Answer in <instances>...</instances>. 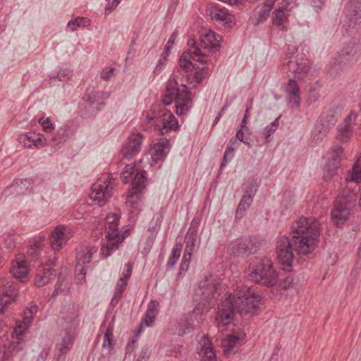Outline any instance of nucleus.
Masks as SVG:
<instances>
[{"mask_svg": "<svg viewBox=\"0 0 361 361\" xmlns=\"http://www.w3.org/2000/svg\"><path fill=\"white\" fill-rule=\"evenodd\" d=\"M221 42L220 35L207 29L200 32L198 40L194 38L188 39L189 51L182 54L179 59V66L185 71L186 80L192 87H197L208 75L207 67H196L193 61L207 63L209 54L220 49Z\"/></svg>", "mask_w": 361, "mask_h": 361, "instance_id": "f257e3e1", "label": "nucleus"}, {"mask_svg": "<svg viewBox=\"0 0 361 361\" xmlns=\"http://www.w3.org/2000/svg\"><path fill=\"white\" fill-rule=\"evenodd\" d=\"M219 275L209 274L201 280L195 290L193 301L195 307L192 311L183 314L178 322L177 332L180 336L188 334L200 326L204 320V313L212 307L221 295Z\"/></svg>", "mask_w": 361, "mask_h": 361, "instance_id": "f03ea898", "label": "nucleus"}, {"mask_svg": "<svg viewBox=\"0 0 361 361\" xmlns=\"http://www.w3.org/2000/svg\"><path fill=\"white\" fill-rule=\"evenodd\" d=\"M262 300L257 290L247 286H238L235 293H226L219 305L215 321L219 329L229 325L233 319L235 311L240 314H254Z\"/></svg>", "mask_w": 361, "mask_h": 361, "instance_id": "7ed1b4c3", "label": "nucleus"}, {"mask_svg": "<svg viewBox=\"0 0 361 361\" xmlns=\"http://www.w3.org/2000/svg\"><path fill=\"white\" fill-rule=\"evenodd\" d=\"M295 250L307 255L317 247L319 237V223L314 217H300L291 225Z\"/></svg>", "mask_w": 361, "mask_h": 361, "instance_id": "20e7f679", "label": "nucleus"}, {"mask_svg": "<svg viewBox=\"0 0 361 361\" xmlns=\"http://www.w3.org/2000/svg\"><path fill=\"white\" fill-rule=\"evenodd\" d=\"M245 274L249 281L268 287L276 286L279 281V274L272 261L267 257L250 259Z\"/></svg>", "mask_w": 361, "mask_h": 361, "instance_id": "39448f33", "label": "nucleus"}, {"mask_svg": "<svg viewBox=\"0 0 361 361\" xmlns=\"http://www.w3.org/2000/svg\"><path fill=\"white\" fill-rule=\"evenodd\" d=\"M179 75L178 71L174 73L169 80L163 102L165 105L174 102L176 114L178 116H183L192 107V100L188 87L183 83L179 85L178 81Z\"/></svg>", "mask_w": 361, "mask_h": 361, "instance_id": "423d86ee", "label": "nucleus"}, {"mask_svg": "<svg viewBox=\"0 0 361 361\" xmlns=\"http://www.w3.org/2000/svg\"><path fill=\"white\" fill-rule=\"evenodd\" d=\"M44 242V237L39 236L34 239L27 250V255L19 254L16 257L11 267V273L13 276L21 282H25L28 279L30 271L28 259L37 261L38 256L42 253L45 254L42 245Z\"/></svg>", "mask_w": 361, "mask_h": 361, "instance_id": "0eeeda50", "label": "nucleus"}, {"mask_svg": "<svg viewBox=\"0 0 361 361\" xmlns=\"http://www.w3.org/2000/svg\"><path fill=\"white\" fill-rule=\"evenodd\" d=\"M145 120L149 126H154L156 130L161 135H165L170 131H176L179 128L178 122L175 116L165 109H161L159 105H154L145 114Z\"/></svg>", "mask_w": 361, "mask_h": 361, "instance_id": "6e6552de", "label": "nucleus"}, {"mask_svg": "<svg viewBox=\"0 0 361 361\" xmlns=\"http://www.w3.org/2000/svg\"><path fill=\"white\" fill-rule=\"evenodd\" d=\"M355 193L350 185L341 186L331 212V220L336 226L343 224L349 219L353 207L352 202L355 200Z\"/></svg>", "mask_w": 361, "mask_h": 361, "instance_id": "1a4fd4ad", "label": "nucleus"}, {"mask_svg": "<svg viewBox=\"0 0 361 361\" xmlns=\"http://www.w3.org/2000/svg\"><path fill=\"white\" fill-rule=\"evenodd\" d=\"M119 219V215L116 212L109 213L106 216L104 226L106 242L102 245L101 249V253L105 257H109L111 251L116 250L119 244L128 235V230L123 233L118 231Z\"/></svg>", "mask_w": 361, "mask_h": 361, "instance_id": "9d476101", "label": "nucleus"}, {"mask_svg": "<svg viewBox=\"0 0 361 361\" xmlns=\"http://www.w3.org/2000/svg\"><path fill=\"white\" fill-rule=\"evenodd\" d=\"M37 305L34 303L30 304L25 311L23 320L18 321L16 322L11 335L12 339L10 346L6 351L4 350V352H0V358H2V361H10L11 348L18 351L22 350V347L20 346V345L23 340L25 332L32 323V318L37 312Z\"/></svg>", "mask_w": 361, "mask_h": 361, "instance_id": "9b49d317", "label": "nucleus"}, {"mask_svg": "<svg viewBox=\"0 0 361 361\" xmlns=\"http://www.w3.org/2000/svg\"><path fill=\"white\" fill-rule=\"evenodd\" d=\"M121 178L124 183H132L133 188L128 193L127 203L132 206L136 205L140 200L139 192L145 187V172L133 164H128L123 169Z\"/></svg>", "mask_w": 361, "mask_h": 361, "instance_id": "f8f14e48", "label": "nucleus"}, {"mask_svg": "<svg viewBox=\"0 0 361 361\" xmlns=\"http://www.w3.org/2000/svg\"><path fill=\"white\" fill-rule=\"evenodd\" d=\"M79 324V320L75 314H71L61 322L63 331L59 335L56 344L59 355L66 354L73 343L75 330Z\"/></svg>", "mask_w": 361, "mask_h": 361, "instance_id": "ddd939ff", "label": "nucleus"}, {"mask_svg": "<svg viewBox=\"0 0 361 361\" xmlns=\"http://www.w3.org/2000/svg\"><path fill=\"white\" fill-rule=\"evenodd\" d=\"M114 183L108 174L100 177L92 186L90 199L99 206H104L113 195Z\"/></svg>", "mask_w": 361, "mask_h": 361, "instance_id": "4468645a", "label": "nucleus"}, {"mask_svg": "<svg viewBox=\"0 0 361 361\" xmlns=\"http://www.w3.org/2000/svg\"><path fill=\"white\" fill-rule=\"evenodd\" d=\"M349 185L353 188V191L355 193L352 204L353 207L357 205L361 210V154L357 158L352 169L346 173L345 180L341 183L343 187Z\"/></svg>", "mask_w": 361, "mask_h": 361, "instance_id": "2eb2a0df", "label": "nucleus"}, {"mask_svg": "<svg viewBox=\"0 0 361 361\" xmlns=\"http://www.w3.org/2000/svg\"><path fill=\"white\" fill-rule=\"evenodd\" d=\"M297 51L295 47L288 48V51L286 55L287 67L288 72L293 74V77L298 80H305L309 75V61L303 57L294 56V53Z\"/></svg>", "mask_w": 361, "mask_h": 361, "instance_id": "dca6fc26", "label": "nucleus"}, {"mask_svg": "<svg viewBox=\"0 0 361 361\" xmlns=\"http://www.w3.org/2000/svg\"><path fill=\"white\" fill-rule=\"evenodd\" d=\"M344 158L343 148L342 146L336 145L331 147L327 152L324 159L326 161L324 168V179L330 181L337 173L340 167L341 161Z\"/></svg>", "mask_w": 361, "mask_h": 361, "instance_id": "f3484780", "label": "nucleus"}, {"mask_svg": "<svg viewBox=\"0 0 361 361\" xmlns=\"http://www.w3.org/2000/svg\"><path fill=\"white\" fill-rule=\"evenodd\" d=\"M73 235L71 228L65 225H59L50 233L49 241L51 249L54 251H59Z\"/></svg>", "mask_w": 361, "mask_h": 361, "instance_id": "a211bd4d", "label": "nucleus"}, {"mask_svg": "<svg viewBox=\"0 0 361 361\" xmlns=\"http://www.w3.org/2000/svg\"><path fill=\"white\" fill-rule=\"evenodd\" d=\"M207 12L212 20L226 27L231 28L235 24V16L224 6L211 4L207 6Z\"/></svg>", "mask_w": 361, "mask_h": 361, "instance_id": "6ab92c4d", "label": "nucleus"}, {"mask_svg": "<svg viewBox=\"0 0 361 361\" xmlns=\"http://www.w3.org/2000/svg\"><path fill=\"white\" fill-rule=\"evenodd\" d=\"M39 265L36 271L35 278V284L38 287H42L48 283L54 277V274L51 266L54 264V261L49 259L46 256H42V253L38 256Z\"/></svg>", "mask_w": 361, "mask_h": 361, "instance_id": "aec40b11", "label": "nucleus"}, {"mask_svg": "<svg viewBox=\"0 0 361 361\" xmlns=\"http://www.w3.org/2000/svg\"><path fill=\"white\" fill-rule=\"evenodd\" d=\"M276 254L279 262L284 265H291L293 259V248L290 239L283 235L277 238Z\"/></svg>", "mask_w": 361, "mask_h": 361, "instance_id": "412c9836", "label": "nucleus"}, {"mask_svg": "<svg viewBox=\"0 0 361 361\" xmlns=\"http://www.w3.org/2000/svg\"><path fill=\"white\" fill-rule=\"evenodd\" d=\"M169 150V141L166 138H161L158 142L152 143L147 153V155L150 157V166H153L159 161H162Z\"/></svg>", "mask_w": 361, "mask_h": 361, "instance_id": "4be33fe9", "label": "nucleus"}, {"mask_svg": "<svg viewBox=\"0 0 361 361\" xmlns=\"http://www.w3.org/2000/svg\"><path fill=\"white\" fill-rule=\"evenodd\" d=\"M17 289L6 278L0 279V313L13 302L17 295Z\"/></svg>", "mask_w": 361, "mask_h": 361, "instance_id": "5701e85b", "label": "nucleus"}, {"mask_svg": "<svg viewBox=\"0 0 361 361\" xmlns=\"http://www.w3.org/2000/svg\"><path fill=\"white\" fill-rule=\"evenodd\" d=\"M142 142L143 136L141 133H133L123 143L121 150V154L127 159L133 158L140 152Z\"/></svg>", "mask_w": 361, "mask_h": 361, "instance_id": "b1692460", "label": "nucleus"}, {"mask_svg": "<svg viewBox=\"0 0 361 361\" xmlns=\"http://www.w3.org/2000/svg\"><path fill=\"white\" fill-rule=\"evenodd\" d=\"M197 353L200 356V361H217L212 344L206 336H202L198 341Z\"/></svg>", "mask_w": 361, "mask_h": 361, "instance_id": "393cba45", "label": "nucleus"}, {"mask_svg": "<svg viewBox=\"0 0 361 361\" xmlns=\"http://www.w3.org/2000/svg\"><path fill=\"white\" fill-rule=\"evenodd\" d=\"M87 97L90 106L89 114L93 115L104 105V100L109 97V94L104 92H92L87 94Z\"/></svg>", "mask_w": 361, "mask_h": 361, "instance_id": "a878e982", "label": "nucleus"}, {"mask_svg": "<svg viewBox=\"0 0 361 361\" xmlns=\"http://www.w3.org/2000/svg\"><path fill=\"white\" fill-rule=\"evenodd\" d=\"M286 97L293 107L298 109L301 103L300 91L298 82L293 80L290 79L286 87Z\"/></svg>", "mask_w": 361, "mask_h": 361, "instance_id": "bb28decb", "label": "nucleus"}, {"mask_svg": "<svg viewBox=\"0 0 361 361\" xmlns=\"http://www.w3.org/2000/svg\"><path fill=\"white\" fill-rule=\"evenodd\" d=\"M159 302L155 300L151 301L147 306V310L142 323L140 324L137 334H140L145 327L154 325L155 318L159 312Z\"/></svg>", "mask_w": 361, "mask_h": 361, "instance_id": "cd10ccee", "label": "nucleus"}, {"mask_svg": "<svg viewBox=\"0 0 361 361\" xmlns=\"http://www.w3.org/2000/svg\"><path fill=\"white\" fill-rule=\"evenodd\" d=\"M274 3L275 0H266L263 6L256 11L255 16L252 18V23L255 25H257L267 19Z\"/></svg>", "mask_w": 361, "mask_h": 361, "instance_id": "c85d7f7f", "label": "nucleus"}, {"mask_svg": "<svg viewBox=\"0 0 361 361\" xmlns=\"http://www.w3.org/2000/svg\"><path fill=\"white\" fill-rule=\"evenodd\" d=\"M132 266L130 264H127L125 266V269L123 270L122 273V276L118 280L116 289L113 298V301L116 300H118L120 297L121 296V294L124 291L128 279H130V276L132 273Z\"/></svg>", "mask_w": 361, "mask_h": 361, "instance_id": "c756f323", "label": "nucleus"}, {"mask_svg": "<svg viewBox=\"0 0 361 361\" xmlns=\"http://www.w3.org/2000/svg\"><path fill=\"white\" fill-rule=\"evenodd\" d=\"M97 248L94 246H86L80 248L77 254V265L76 268L80 269V267H84L85 264L89 263L92 256L97 252Z\"/></svg>", "mask_w": 361, "mask_h": 361, "instance_id": "7c9ffc66", "label": "nucleus"}, {"mask_svg": "<svg viewBox=\"0 0 361 361\" xmlns=\"http://www.w3.org/2000/svg\"><path fill=\"white\" fill-rule=\"evenodd\" d=\"M239 338L229 334L221 341V347L223 348L224 354L229 356L231 354L236 353L238 350Z\"/></svg>", "mask_w": 361, "mask_h": 361, "instance_id": "2f4dec72", "label": "nucleus"}, {"mask_svg": "<svg viewBox=\"0 0 361 361\" xmlns=\"http://www.w3.org/2000/svg\"><path fill=\"white\" fill-rule=\"evenodd\" d=\"M289 11L290 8H288V2L279 6L274 13V16L272 18L273 24L278 27H283L288 19V16H289Z\"/></svg>", "mask_w": 361, "mask_h": 361, "instance_id": "473e14b6", "label": "nucleus"}, {"mask_svg": "<svg viewBox=\"0 0 361 361\" xmlns=\"http://www.w3.org/2000/svg\"><path fill=\"white\" fill-rule=\"evenodd\" d=\"M30 185V180L27 179H16L9 187L6 188V193H23L27 190Z\"/></svg>", "mask_w": 361, "mask_h": 361, "instance_id": "72a5a7b5", "label": "nucleus"}, {"mask_svg": "<svg viewBox=\"0 0 361 361\" xmlns=\"http://www.w3.org/2000/svg\"><path fill=\"white\" fill-rule=\"evenodd\" d=\"M25 140L31 142L33 145L36 147H42L47 145V141L46 137L41 133H27L24 136V145L28 147L31 148V145H27L25 142Z\"/></svg>", "mask_w": 361, "mask_h": 361, "instance_id": "f704fd0d", "label": "nucleus"}, {"mask_svg": "<svg viewBox=\"0 0 361 361\" xmlns=\"http://www.w3.org/2000/svg\"><path fill=\"white\" fill-rule=\"evenodd\" d=\"M253 198L254 197H251L250 195H243L235 212L237 218H242L244 216L245 212H247L250 208L253 201Z\"/></svg>", "mask_w": 361, "mask_h": 361, "instance_id": "c9c22d12", "label": "nucleus"}, {"mask_svg": "<svg viewBox=\"0 0 361 361\" xmlns=\"http://www.w3.org/2000/svg\"><path fill=\"white\" fill-rule=\"evenodd\" d=\"M330 128L326 123L321 122V119L319 118L312 131L314 138L317 140H322L327 135Z\"/></svg>", "mask_w": 361, "mask_h": 361, "instance_id": "e433bc0d", "label": "nucleus"}, {"mask_svg": "<svg viewBox=\"0 0 361 361\" xmlns=\"http://www.w3.org/2000/svg\"><path fill=\"white\" fill-rule=\"evenodd\" d=\"M91 24L90 20L84 17H78L70 20L67 24V27L71 31H75L78 27H86L90 26Z\"/></svg>", "mask_w": 361, "mask_h": 361, "instance_id": "4c0bfd02", "label": "nucleus"}, {"mask_svg": "<svg viewBox=\"0 0 361 361\" xmlns=\"http://www.w3.org/2000/svg\"><path fill=\"white\" fill-rule=\"evenodd\" d=\"M102 347L106 354L110 353L114 347V335L111 329L108 328L104 334Z\"/></svg>", "mask_w": 361, "mask_h": 361, "instance_id": "58836bf2", "label": "nucleus"}, {"mask_svg": "<svg viewBox=\"0 0 361 361\" xmlns=\"http://www.w3.org/2000/svg\"><path fill=\"white\" fill-rule=\"evenodd\" d=\"M250 109H251V106H250L249 107H247V109L245 110V114L244 118H243L241 124H240V128L238 130V132L236 133L235 138L240 142L243 139L246 138L245 134L247 133V132H248V128L247 127L246 125H247V120L249 117V111Z\"/></svg>", "mask_w": 361, "mask_h": 361, "instance_id": "ea45409f", "label": "nucleus"}, {"mask_svg": "<svg viewBox=\"0 0 361 361\" xmlns=\"http://www.w3.org/2000/svg\"><path fill=\"white\" fill-rule=\"evenodd\" d=\"M247 246L240 240L235 241L229 245L231 253L235 256H243L246 253Z\"/></svg>", "mask_w": 361, "mask_h": 361, "instance_id": "a19ab883", "label": "nucleus"}, {"mask_svg": "<svg viewBox=\"0 0 361 361\" xmlns=\"http://www.w3.org/2000/svg\"><path fill=\"white\" fill-rule=\"evenodd\" d=\"M352 126L341 125L338 128V139L343 142H347L352 135Z\"/></svg>", "mask_w": 361, "mask_h": 361, "instance_id": "79ce46f5", "label": "nucleus"}, {"mask_svg": "<svg viewBox=\"0 0 361 361\" xmlns=\"http://www.w3.org/2000/svg\"><path fill=\"white\" fill-rule=\"evenodd\" d=\"M347 9L350 16L357 17L361 15V0H353L348 5Z\"/></svg>", "mask_w": 361, "mask_h": 361, "instance_id": "37998d69", "label": "nucleus"}, {"mask_svg": "<svg viewBox=\"0 0 361 361\" xmlns=\"http://www.w3.org/2000/svg\"><path fill=\"white\" fill-rule=\"evenodd\" d=\"M238 145V140L235 137L232 138L227 147V149L224 153V161H227L228 159H231L233 157V151L237 148Z\"/></svg>", "mask_w": 361, "mask_h": 361, "instance_id": "c03bdc74", "label": "nucleus"}, {"mask_svg": "<svg viewBox=\"0 0 361 361\" xmlns=\"http://www.w3.org/2000/svg\"><path fill=\"white\" fill-rule=\"evenodd\" d=\"M319 97V88L317 85H311L306 94V100L309 104L315 102Z\"/></svg>", "mask_w": 361, "mask_h": 361, "instance_id": "a18cd8bd", "label": "nucleus"}, {"mask_svg": "<svg viewBox=\"0 0 361 361\" xmlns=\"http://www.w3.org/2000/svg\"><path fill=\"white\" fill-rule=\"evenodd\" d=\"M319 118L321 119V122H324L330 128H331L336 122V116L334 113L328 111H324L319 116Z\"/></svg>", "mask_w": 361, "mask_h": 361, "instance_id": "49530a36", "label": "nucleus"}, {"mask_svg": "<svg viewBox=\"0 0 361 361\" xmlns=\"http://www.w3.org/2000/svg\"><path fill=\"white\" fill-rule=\"evenodd\" d=\"M169 54L164 52L161 53L159 59L154 69V73L156 75H159L166 66L168 62Z\"/></svg>", "mask_w": 361, "mask_h": 361, "instance_id": "de8ad7c7", "label": "nucleus"}, {"mask_svg": "<svg viewBox=\"0 0 361 361\" xmlns=\"http://www.w3.org/2000/svg\"><path fill=\"white\" fill-rule=\"evenodd\" d=\"M182 251V245H176L173 250L171 255L168 260V265L170 267H173L176 264L177 260L178 259L180 253Z\"/></svg>", "mask_w": 361, "mask_h": 361, "instance_id": "09e8293b", "label": "nucleus"}, {"mask_svg": "<svg viewBox=\"0 0 361 361\" xmlns=\"http://www.w3.org/2000/svg\"><path fill=\"white\" fill-rule=\"evenodd\" d=\"M259 187L257 179H253L245 185L243 194L250 195L254 197Z\"/></svg>", "mask_w": 361, "mask_h": 361, "instance_id": "8fccbe9b", "label": "nucleus"}, {"mask_svg": "<svg viewBox=\"0 0 361 361\" xmlns=\"http://www.w3.org/2000/svg\"><path fill=\"white\" fill-rule=\"evenodd\" d=\"M277 128H278V123H277V121H275L271 123L270 124H269L268 126H267L263 129L262 135H263L264 137L265 138V140H267V142H269V137L276 132Z\"/></svg>", "mask_w": 361, "mask_h": 361, "instance_id": "3c124183", "label": "nucleus"}, {"mask_svg": "<svg viewBox=\"0 0 361 361\" xmlns=\"http://www.w3.org/2000/svg\"><path fill=\"white\" fill-rule=\"evenodd\" d=\"M196 243V237L194 234L189 235L186 238L185 242V248L184 253H188L192 255V252L194 251L195 246Z\"/></svg>", "mask_w": 361, "mask_h": 361, "instance_id": "603ef678", "label": "nucleus"}, {"mask_svg": "<svg viewBox=\"0 0 361 361\" xmlns=\"http://www.w3.org/2000/svg\"><path fill=\"white\" fill-rule=\"evenodd\" d=\"M39 123L42 126L43 130L46 133H51L55 129V126L49 118H40L39 119Z\"/></svg>", "mask_w": 361, "mask_h": 361, "instance_id": "864d4df0", "label": "nucleus"}, {"mask_svg": "<svg viewBox=\"0 0 361 361\" xmlns=\"http://www.w3.org/2000/svg\"><path fill=\"white\" fill-rule=\"evenodd\" d=\"M53 78L62 82H66L72 78V72L68 69H61L56 75H53Z\"/></svg>", "mask_w": 361, "mask_h": 361, "instance_id": "5fc2aeb1", "label": "nucleus"}, {"mask_svg": "<svg viewBox=\"0 0 361 361\" xmlns=\"http://www.w3.org/2000/svg\"><path fill=\"white\" fill-rule=\"evenodd\" d=\"M177 36H178L177 32H173L171 34V35L169 37V38L165 45V47L163 51L164 53L167 54L169 55L170 54L171 50L173 47V45L175 43Z\"/></svg>", "mask_w": 361, "mask_h": 361, "instance_id": "6e6d98bb", "label": "nucleus"}, {"mask_svg": "<svg viewBox=\"0 0 361 361\" xmlns=\"http://www.w3.org/2000/svg\"><path fill=\"white\" fill-rule=\"evenodd\" d=\"M191 255L188 253H184L182 259V262L180 266V274H181L183 272H185L188 270L189 267V263L191 259Z\"/></svg>", "mask_w": 361, "mask_h": 361, "instance_id": "4d7b16f0", "label": "nucleus"}, {"mask_svg": "<svg viewBox=\"0 0 361 361\" xmlns=\"http://www.w3.org/2000/svg\"><path fill=\"white\" fill-rule=\"evenodd\" d=\"M149 350L147 348H142V350L135 356L134 361H147Z\"/></svg>", "mask_w": 361, "mask_h": 361, "instance_id": "13d9d810", "label": "nucleus"}, {"mask_svg": "<svg viewBox=\"0 0 361 361\" xmlns=\"http://www.w3.org/2000/svg\"><path fill=\"white\" fill-rule=\"evenodd\" d=\"M123 0H107L105 7V14L109 15Z\"/></svg>", "mask_w": 361, "mask_h": 361, "instance_id": "bf43d9fd", "label": "nucleus"}, {"mask_svg": "<svg viewBox=\"0 0 361 361\" xmlns=\"http://www.w3.org/2000/svg\"><path fill=\"white\" fill-rule=\"evenodd\" d=\"M357 117V114L355 111H351L350 112V114L345 118L344 123L343 125L352 126V124L355 121Z\"/></svg>", "mask_w": 361, "mask_h": 361, "instance_id": "052dcab7", "label": "nucleus"}, {"mask_svg": "<svg viewBox=\"0 0 361 361\" xmlns=\"http://www.w3.org/2000/svg\"><path fill=\"white\" fill-rule=\"evenodd\" d=\"M86 267H80L79 269H78L76 268V271H78V274L76 275V280L78 281H82L85 278V275H86Z\"/></svg>", "mask_w": 361, "mask_h": 361, "instance_id": "680f3d73", "label": "nucleus"}, {"mask_svg": "<svg viewBox=\"0 0 361 361\" xmlns=\"http://www.w3.org/2000/svg\"><path fill=\"white\" fill-rule=\"evenodd\" d=\"M113 74H114V68H106V70L103 71V72L102 73V78L105 80H108L109 78H110V77Z\"/></svg>", "mask_w": 361, "mask_h": 361, "instance_id": "e2e57ef3", "label": "nucleus"}, {"mask_svg": "<svg viewBox=\"0 0 361 361\" xmlns=\"http://www.w3.org/2000/svg\"><path fill=\"white\" fill-rule=\"evenodd\" d=\"M348 56H353L357 51V47L352 46L350 49L348 48L344 51Z\"/></svg>", "mask_w": 361, "mask_h": 361, "instance_id": "0e129e2a", "label": "nucleus"}, {"mask_svg": "<svg viewBox=\"0 0 361 361\" xmlns=\"http://www.w3.org/2000/svg\"><path fill=\"white\" fill-rule=\"evenodd\" d=\"M59 139V137L57 135H54L52 136L51 139V141L52 142V147L54 148L55 149H57L59 148L58 147V143H57V140Z\"/></svg>", "mask_w": 361, "mask_h": 361, "instance_id": "69168bd1", "label": "nucleus"}, {"mask_svg": "<svg viewBox=\"0 0 361 361\" xmlns=\"http://www.w3.org/2000/svg\"><path fill=\"white\" fill-rule=\"evenodd\" d=\"M135 343V340H133L130 343H128L127 347H126L127 353H130L133 350Z\"/></svg>", "mask_w": 361, "mask_h": 361, "instance_id": "338daca9", "label": "nucleus"}, {"mask_svg": "<svg viewBox=\"0 0 361 361\" xmlns=\"http://www.w3.org/2000/svg\"><path fill=\"white\" fill-rule=\"evenodd\" d=\"M60 278L59 279L58 281H57V283L56 285V288H55V290L54 292V295H56L58 293V291L60 290L61 288V286H62V283L60 282Z\"/></svg>", "mask_w": 361, "mask_h": 361, "instance_id": "774afa93", "label": "nucleus"}]
</instances>
